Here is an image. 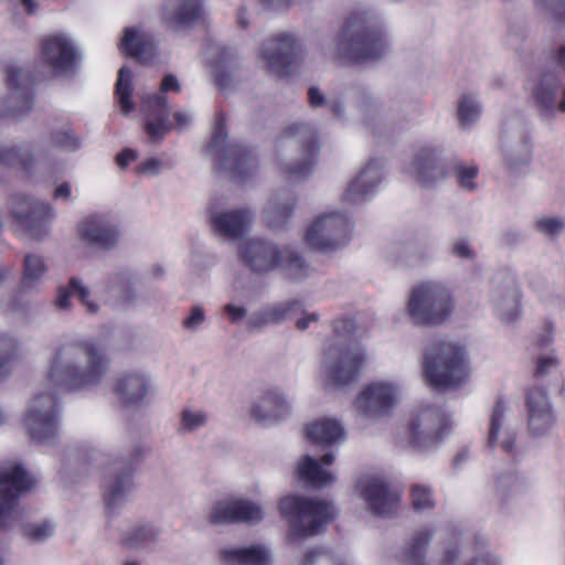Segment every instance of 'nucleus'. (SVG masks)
<instances>
[{"label": "nucleus", "mask_w": 565, "mask_h": 565, "mask_svg": "<svg viewBox=\"0 0 565 565\" xmlns=\"http://www.w3.org/2000/svg\"><path fill=\"white\" fill-rule=\"evenodd\" d=\"M558 85V79L554 74L544 73L529 78L525 90L532 96L540 110L550 115L556 107L555 96Z\"/></svg>", "instance_id": "35"}, {"label": "nucleus", "mask_w": 565, "mask_h": 565, "mask_svg": "<svg viewBox=\"0 0 565 565\" xmlns=\"http://www.w3.org/2000/svg\"><path fill=\"white\" fill-rule=\"evenodd\" d=\"M204 58L216 86L222 90L231 88L236 76V61L233 54L227 49L212 46L206 51Z\"/></svg>", "instance_id": "33"}, {"label": "nucleus", "mask_w": 565, "mask_h": 565, "mask_svg": "<svg viewBox=\"0 0 565 565\" xmlns=\"http://www.w3.org/2000/svg\"><path fill=\"white\" fill-rule=\"evenodd\" d=\"M420 365L425 383L441 392L461 388L471 375L467 349L454 341L429 345Z\"/></svg>", "instance_id": "4"}, {"label": "nucleus", "mask_w": 565, "mask_h": 565, "mask_svg": "<svg viewBox=\"0 0 565 565\" xmlns=\"http://www.w3.org/2000/svg\"><path fill=\"white\" fill-rule=\"evenodd\" d=\"M440 150L433 146H423L416 150L406 168V173L424 186H433L446 175Z\"/></svg>", "instance_id": "24"}, {"label": "nucleus", "mask_w": 565, "mask_h": 565, "mask_svg": "<svg viewBox=\"0 0 565 565\" xmlns=\"http://www.w3.org/2000/svg\"><path fill=\"white\" fill-rule=\"evenodd\" d=\"M160 88L162 93L179 92V81L174 75H166L161 82Z\"/></svg>", "instance_id": "64"}, {"label": "nucleus", "mask_w": 565, "mask_h": 565, "mask_svg": "<svg viewBox=\"0 0 565 565\" xmlns=\"http://www.w3.org/2000/svg\"><path fill=\"white\" fill-rule=\"evenodd\" d=\"M77 235L86 244L99 248L115 246L119 230L115 218L107 213H94L77 224Z\"/></svg>", "instance_id": "23"}, {"label": "nucleus", "mask_w": 565, "mask_h": 565, "mask_svg": "<svg viewBox=\"0 0 565 565\" xmlns=\"http://www.w3.org/2000/svg\"><path fill=\"white\" fill-rule=\"evenodd\" d=\"M391 40L383 18L372 9L360 8L350 13L333 47L326 54L344 64H359L383 58Z\"/></svg>", "instance_id": "2"}, {"label": "nucleus", "mask_w": 565, "mask_h": 565, "mask_svg": "<svg viewBox=\"0 0 565 565\" xmlns=\"http://www.w3.org/2000/svg\"><path fill=\"white\" fill-rule=\"evenodd\" d=\"M113 393L126 407L147 406L156 395V384L148 371L131 370L115 380Z\"/></svg>", "instance_id": "17"}, {"label": "nucleus", "mask_w": 565, "mask_h": 565, "mask_svg": "<svg viewBox=\"0 0 565 565\" xmlns=\"http://www.w3.org/2000/svg\"><path fill=\"white\" fill-rule=\"evenodd\" d=\"M292 403L288 394L279 387L264 390L250 403L249 417L263 425H277L291 415Z\"/></svg>", "instance_id": "18"}, {"label": "nucleus", "mask_w": 565, "mask_h": 565, "mask_svg": "<svg viewBox=\"0 0 565 565\" xmlns=\"http://www.w3.org/2000/svg\"><path fill=\"white\" fill-rule=\"evenodd\" d=\"M52 142L66 151L73 152L82 147V140L74 135L68 126H64L52 132Z\"/></svg>", "instance_id": "47"}, {"label": "nucleus", "mask_w": 565, "mask_h": 565, "mask_svg": "<svg viewBox=\"0 0 565 565\" xmlns=\"http://www.w3.org/2000/svg\"><path fill=\"white\" fill-rule=\"evenodd\" d=\"M76 295L89 313H97L99 305L93 299L90 289L83 284L81 279L72 278L70 288L60 287L54 305L60 310H67L71 307V297Z\"/></svg>", "instance_id": "40"}, {"label": "nucleus", "mask_w": 565, "mask_h": 565, "mask_svg": "<svg viewBox=\"0 0 565 565\" xmlns=\"http://www.w3.org/2000/svg\"><path fill=\"white\" fill-rule=\"evenodd\" d=\"M558 364V360L555 354H546L542 355L537 360V373L544 375L550 373L553 369H555Z\"/></svg>", "instance_id": "58"}, {"label": "nucleus", "mask_w": 565, "mask_h": 565, "mask_svg": "<svg viewBox=\"0 0 565 565\" xmlns=\"http://www.w3.org/2000/svg\"><path fill=\"white\" fill-rule=\"evenodd\" d=\"M456 298L450 286L438 279L415 284L407 297L405 313L416 327H439L450 320Z\"/></svg>", "instance_id": "6"}, {"label": "nucleus", "mask_w": 565, "mask_h": 565, "mask_svg": "<svg viewBox=\"0 0 565 565\" xmlns=\"http://www.w3.org/2000/svg\"><path fill=\"white\" fill-rule=\"evenodd\" d=\"M33 79L26 67L19 63H12L7 71L8 97L3 115L20 117L31 110Z\"/></svg>", "instance_id": "19"}, {"label": "nucleus", "mask_w": 565, "mask_h": 565, "mask_svg": "<svg viewBox=\"0 0 565 565\" xmlns=\"http://www.w3.org/2000/svg\"><path fill=\"white\" fill-rule=\"evenodd\" d=\"M335 461V454L327 452L320 459L310 455L302 456L296 465L298 479L312 489H324L337 481V473L330 468Z\"/></svg>", "instance_id": "25"}, {"label": "nucleus", "mask_w": 565, "mask_h": 565, "mask_svg": "<svg viewBox=\"0 0 565 565\" xmlns=\"http://www.w3.org/2000/svg\"><path fill=\"white\" fill-rule=\"evenodd\" d=\"M202 11L201 0H164L161 19L168 26L179 30L195 22Z\"/></svg>", "instance_id": "34"}, {"label": "nucleus", "mask_w": 565, "mask_h": 565, "mask_svg": "<svg viewBox=\"0 0 565 565\" xmlns=\"http://www.w3.org/2000/svg\"><path fill=\"white\" fill-rule=\"evenodd\" d=\"M369 363L364 347L342 349L334 341H327L318 366L317 377L324 387H344L360 379Z\"/></svg>", "instance_id": "9"}, {"label": "nucleus", "mask_w": 565, "mask_h": 565, "mask_svg": "<svg viewBox=\"0 0 565 565\" xmlns=\"http://www.w3.org/2000/svg\"><path fill=\"white\" fill-rule=\"evenodd\" d=\"M205 311L201 306L191 308L189 315L183 319L182 326L186 331L196 332L205 322Z\"/></svg>", "instance_id": "55"}, {"label": "nucleus", "mask_w": 565, "mask_h": 565, "mask_svg": "<svg viewBox=\"0 0 565 565\" xmlns=\"http://www.w3.org/2000/svg\"><path fill=\"white\" fill-rule=\"evenodd\" d=\"M295 46V39L281 33L263 44L259 57L270 72L282 76L287 66L292 62Z\"/></svg>", "instance_id": "29"}, {"label": "nucleus", "mask_w": 565, "mask_h": 565, "mask_svg": "<svg viewBox=\"0 0 565 565\" xmlns=\"http://www.w3.org/2000/svg\"><path fill=\"white\" fill-rule=\"evenodd\" d=\"M490 303L495 318L504 324H513L522 318L521 291L514 278L507 276L493 280Z\"/></svg>", "instance_id": "21"}, {"label": "nucleus", "mask_w": 565, "mask_h": 565, "mask_svg": "<svg viewBox=\"0 0 565 565\" xmlns=\"http://www.w3.org/2000/svg\"><path fill=\"white\" fill-rule=\"evenodd\" d=\"M308 97L311 106H328L337 117L343 118L344 107L341 100L335 98H327L317 87L309 88Z\"/></svg>", "instance_id": "48"}, {"label": "nucleus", "mask_w": 565, "mask_h": 565, "mask_svg": "<svg viewBox=\"0 0 565 565\" xmlns=\"http://www.w3.org/2000/svg\"><path fill=\"white\" fill-rule=\"evenodd\" d=\"M224 119L217 118L207 152L218 162L220 168L227 170L236 182H243L256 169V160L243 146L228 143Z\"/></svg>", "instance_id": "13"}, {"label": "nucleus", "mask_w": 565, "mask_h": 565, "mask_svg": "<svg viewBox=\"0 0 565 565\" xmlns=\"http://www.w3.org/2000/svg\"><path fill=\"white\" fill-rule=\"evenodd\" d=\"M527 423L532 435H546L555 424L552 404L542 388H533L527 394Z\"/></svg>", "instance_id": "28"}, {"label": "nucleus", "mask_w": 565, "mask_h": 565, "mask_svg": "<svg viewBox=\"0 0 565 565\" xmlns=\"http://www.w3.org/2000/svg\"><path fill=\"white\" fill-rule=\"evenodd\" d=\"M170 167V161L163 157H148L137 166L136 173L143 177H156Z\"/></svg>", "instance_id": "50"}, {"label": "nucleus", "mask_w": 565, "mask_h": 565, "mask_svg": "<svg viewBox=\"0 0 565 565\" xmlns=\"http://www.w3.org/2000/svg\"><path fill=\"white\" fill-rule=\"evenodd\" d=\"M132 92L134 73L127 66H122L118 72L115 95L119 109L125 116H129L136 110Z\"/></svg>", "instance_id": "42"}, {"label": "nucleus", "mask_w": 565, "mask_h": 565, "mask_svg": "<svg viewBox=\"0 0 565 565\" xmlns=\"http://www.w3.org/2000/svg\"><path fill=\"white\" fill-rule=\"evenodd\" d=\"M220 556L225 565H274L270 547L262 543L225 546Z\"/></svg>", "instance_id": "32"}, {"label": "nucleus", "mask_w": 565, "mask_h": 565, "mask_svg": "<svg viewBox=\"0 0 565 565\" xmlns=\"http://www.w3.org/2000/svg\"><path fill=\"white\" fill-rule=\"evenodd\" d=\"M284 139H294L297 146L305 148V153L299 160L280 161L281 172L296 180L308 178L313 172L319 149L316 132L307 124H292L284 130Z\"/></svg>", "instance_id": "15"}, {"label": "nucleus", "mask_w": 565, "mask_h": 565, "mask_svg": "<svg viewBox=\"0 0 565 565\" xmlns=\"http://www.w3.org/2000/svg\"><path fill=\"white\" fill-rule=\"evenodd\" d=\"M412 505L417 512L429 511L435 508L434 491L426 484H414L411 489Z\"/></svg>", "instance_id": "46"}, {"label": "nucleus", "mask_w": 565, "mask_h": 565, "mask_svg": "<svg viewBox=\"0 0 565 565\" xmlns=\"http://www.w3.org/2000/svg\"><path fill=\"white\" fill-rule=\"evenodd\" d=\"M224 311L227 313L233 323L241 322L247 316V309L244 306H238L235 303H227L224 307Z\"/></svg>", "instance_id": "59"}, {"label": "nucleus", "mask_w": 565, "mask_h": 565, "mask_svg": "<svg viewBox=\"0 0 565 565\" xmlns=\"http://www.w3.org/2000/svg\"><path fill=\"white\" fill-rule=\"evenodd\" d=\"M254 220L253 213L247 209H214L211 212L213 230L228 239L242 237Z\"/></svg>", "instance_id": "30"}, {"label": "nucleus", "mask_w": 565, "mask_h": 565, "mask_svg": "<svg viewBox=\"0 0 565 565\" xmlns=\"http://www.w3.org/2000/svg\"><path fill=\"white\" fill-rule=\"evenodd\" d=\"M46 273L43 259L38 255H28L24 259V270L21 281V288L24 291L36 289L42 282Z\"/></svg>", "instance_id": "43"}, {"label": "nucleus", "mask_w": 565, "mask_h": 565, "mask_svg": "<svg viewBox=\"0 0 565 565\" xmlns=\"http://www.w3.org/2000/svg\"><path fill=\"white\" fill-rule=\"evenodd\" d=\"M536 341L542 347H547L554 341V324L552 322L544 323L536 335Z\"/></svg>", "instance_id": "60"}, {"label": "nucleus", "mask_w": 565, "mask_h": 565, "mask_svg": "<svg viewBox=\"0 0 565 565\" xmlns=\"http://www.w3.org/2000/svg\"><path fill=\"white\" fill-rule=\"evenodd\" d=\"M137 159L138 152L134 149L126 148L116 156V163L121 169H126L129 167L131 162H135Z\"/></svg>", "instance_id": "61"}, {"label": "nucleus", "mask_w": 565, "mask_h": 565, "mask_svg": "<svg viewBox=\"0 0 565 565\" xmlns=\"http://www.w3.org/2000/svg\"><path fill=\"white\" fill-rule=\"evenodd\" d=\"M452 255L459 258L472 259L476 254L468 239L458 238L452 243Z\"/></svg>", "instance_id": "56"}, {"label": "nucleus", "mask_w": 565, "mask_h": 565, "mask_svg": "<svg viewBox=\"0 0 565 565\" xmlns=\"http://www.w3.org/2000/svg\"><path fill=\"white\" fill-rule=\"evenodd\" d=\"M266 513L260 503L243 495H231L216 501L210 511L209 518L215 525L249 524L255 525L264 521Z\"/></svg>", "instance_id": "16"}, {"label": "nucleus", "mask_w": 565, "mask_h": 565, "mask_svg": "<svg viewBox=\"0 0 565 565\" xmlns=\"http://www.w3.org/2000/svg\"><path fill=\"white\" fill-rule=\"evenodd\" d=\"M478 175V168L468 164H458L456 167V177L459 185L468 191L476 189V178Z\"/></svg>", "instance_id": "54"}, {"label": "nucleus", "mask_w": 565, "mask_h": 565, "mask_svg": "<svg viewBox=\"0 0 565 565\" xmlns=\"http://www.w3.org/2000/svg\"><path fill=\"white\" fill-rule=\"evenodd\" d=\"M303 431L310 443L323 448L341 444L345 439L344 425L332 416H321L308 422Z\"/></svg>", "instance_id": "31"}, {"label": "nucleus", "mask_w": 565, "mask_h": 565, "mask_svg": "<svg viewBox=\"0 0 565 565\" xmlns=\"http://www.w3.org/2000/svg\"><path fill=\"white\" fill-rule=\"evenodd\" d=\"M54 199L57 201H70L72 199V185L68 182H63L58 184L53 194Z\"/></svg>", "instance_id": "63"}, {"label": "nucleus", "mask_w": 565, "mask_h": 565, "mask_svg": "<svg viewBox=\"0 0 565 565\" xmlns=\"http://www.w3.org/2000/svg\"><path fill=\"white\" fill-rule=\"evenodd\" d=\"M533 227L544 237L556 238L565 232V216L555 214L540 215L534 220Z\"/></svg>", "instance_id": "45"}, {"label": "nucleus", "mask_w": 565, "mask_h": 565, "mask_svg": "<svg viewBox=\"0 0 565 565\" xmlns=\"http://www.w3.org/2000/svg\"><path fill=\"white\" fill-rule=\"evenodd\" d=\"M353 107L362 118H367L379 108V102L370 92H360L354 96Z\"/></svg>", "instance_id": "51"}, {"label": "nucleus", "mask_w": 565, "mask_h": 565, "mask_svg": "<svg viewBox=\"0 0 565 565\" xmlns=\"http://www.w3.org/2000/svg\"><path fill=\"white\" fill-rule=\"evenodd\" d=\"M119 47L125 54L137 57L142 62H149L157 55L153 35L142 28H126Z\"/></svg>", "instance_id": "36"}, {"label": "nucleus", "mask_w": 565, "mask_h": 565, "mask_svg": "<svg viewBox=\"0 0 565 565\" xmlns=\"http://www.w3.org/2000/svg\"><path fill=\"white\" fill-rule=\"evenodd\" d=\"M516 431L508 403L499 399L490 417L488 444L491 447H501L505 451H511L514 448Z\"/></svg>", "instance_id": "27"}, {"label": "nucleus", "mask_w": 565, "mask_h": 565, "mask_svg": "<svg viewBox=\"0 0 565 565\" xmlns=\"http://www.w3.org/2000/svg\"><path fill=\"white\" fill-rule=\"evenodd\" d=\"M108 371V360L93 341L70 342L61 345L50 362L41 385L29 399L22 423L30 438L45 447L60 440L62 408L57 388L70 392L98 385Z\"/></svg>", "instance_id": "1"}, {"label": "nucleus", "mask_w": 565, "mask_h": 565, "mask_svg": "<svg viewBox=\"0 0 565 565\" xmlns=\"http://www.w3.org/2000/svg\"><path fill=\"white\" fill-rule=\"evenodd\" d=\"M209 416L202 409L188 408L181 414V427L185 431H194L207 425Z\"/></svg>", "instance_id": "49"}, {"label": "nucleus", "mask_w": 565, "mask_h": 565, "mask_svg": "<svg viewBox=\"0 0 565 565\" xmlns=\"http://www.w3.org/2000/svg\"><path fill=\"white\" fill-rule=\"evenodd\" d=\"M278 512L288 525L286 543L291 546L320 534L337 514L331 502L291 493L279 499Z\"/></svg>", "instance_id": "5"}, {"label": "nucleus", "mask_w": 565, "mask_h": 565, "mask_svg": "<svg viewBox=\"0 0 565 565\" xmlns=\"http://www.w3.org/2000/svg\"><path fill=\"white\" fill-rule=\"evenodd\" d=\"M38 58L53 76H66L79 67L83 52L71 32L56 30L41 38Z\"/></svg>", "instance_id": "11"}, {"label": "nucleus", "mask_w": 565, "mask_h": 565, "mask_svg": "<svg viewBox=\"0 0 565 565\" xmlns=\"http://www.w3.org/2000/svg\"><path fill=\"white\" fill-rule=\"evenodd\" d=\"M34 483L33 478L17 462L0 466V531L17 527L21 522L18 497Z\"/></svg>", "instance_id": "12"}, {"label": "nucleus", "mask_w": 565, "mask_h": 565, "mask_svg": "<svg viewBox=\"0 0 565 565\" xmlns=\"http://www.w3.org/2000/svg\"><path fill=\"white\" fill-rule=\"evenodd\" d=\"M482 104L475 93H463L457 103V121L460 129L472 130L479 122L482 115Z\"/></svg>", "instance_id": "41"}, {"label": "nucleus", "mask_w": 565, "mask_h": 565, "mask_svg": "<svg viewBox=\"0 0 565 565\" xmlns=\"http://www.w3.org/2000/svg\"><path fill=\"white\" fill-rule=\"evenodd\" d=\"M301 303L298 300H286L270 303L254 311L248 318L252 329H262L267 326L280 324L299 310Z\"/></svg>", "instance_id": "37"}, {"label": "nucleus", "mask_w": 565, "mask_h": 565, "mask_svg": "<svg viewBox=\"0 0 565 565\" xmlns=\"http://www.w3.org/2000/svg\"><path fill=\"white\" fill-rule=\"evenodd\" d=\"M386 166L384 160L375 158L369 160L359 174L352 179L340 195L344 205H358L373 195L384 180Z\"/></svg>", "instance_id": "20"}, {"label": "nucleus", "mask_w": 565, "mask_h": 565, "mask_svg": "<svg viewBox=\"0 0 565 565\" xmlns=\"http://www.w3.org/2000/svg\"><path fill=\"white\" fill-rule=\"evenodd\" d=\"M297 198L287 191L273 195L264 209V218L271 228H286L294 215Z\"/></svg>", "instance_id": "38"}, {"label": "nucleus", "mask_w": 565, "mask_h": 565, "mask_svg": "<svg viewBox=\"0 0 565 565\" xmlns=\"http://www.w3.org/2000/svg\"><path fill=\"white\" fill-rule=\"evenodd\" d=\"M158 529L152 525H142L127 531L122 539V544L131 550H146L157 540Z\"/></svg>", "instance_id": "44"}, {"label": "nucleus", "mask_w": 565, "mask_h": 565, "mask_svg": "<svg viewBox=\"0 0 565 565\" xmlns=\"http://www.w3.org/2000/svg\"><path fill=\"white\" fill-rule=\"evenodd\" d=\"M134 489L130 470H122L107 478L104 482V499L108 510H115L121 505Z\"/></svg>", "instance_id": "39"}, {"label": "nucleus", "mask_w": 565, "mask_h": 565, "mask_svg": "<svg viewBox=\"0 0 565 565\" xmlns=\"http://www.w3.org/2000/svg\"><path fill=\"white\" fill-rule=\"evenodd\" d=\"M241 260L253 271L265 274L280 269L292 280L307 278L312 269L297 252L289 247L279 249L269 241L253 238L241 244Z\"/></svg>", "instance_id": "8"}, {"label": "nucleus", "mask_w": 565, "mask_h": 565, "mask_svg": "<svg viewBox=\"0 0 565 565\" xmlns=\"http://www.w3.org/2000/svg\"><path fill=\"white\" fill-rule=\"evenodd\" d=\"M110 288L117 295L125 294L128 291L131 285L130 276L126 273H119L110 280Z\"/></svg>", "instance_id": "57"}, {"label": "nucleus", "mask_w": 565, "mask_h": 565, "mask_svg": "<svg viewBox=\"0 0 565 565\" xmlns=\"http://www.w3.org/2000/svg\"><path fill=\"white\" fill-rule=\"evenodd\" d=\"M54 532V524L50 521L29 523L23 525V533L34 541H43Z\"/></svg>", "instance_id": "53"}, {"label": "nucleus", "mask_w": 565, "mask_h": 565, "mask_svg": "<svg viewBox=\"0 0 565 565\" xmlns=\"http://www.w3.org/2000/svg\"><path fill=\"white\" fill-rule=\"evenodd\" d=\"M175 127L180 130L189 127L193 120V115L189 110H179L175 111L174 115Z\"/></svg>", "instance_id": "62"}, {"label": "nucleus", "mask_w": 565, "mask_h": 565, "mask_svg": "<svg viewBox=\"0 0 565 565\" xmlns=\"http://www.w3.org/2000/svg\"><path fill=\"white\" fill-rule=\"evenodd\" d=\"M141 113L143 115L145 128L152 141H160L171 129L166 98L154 93L141 96Z\"/></svg>", "instance_id": "26"}, {"label": "nucleus", "mask_w": 565, "mask_h": 565, "mask_svg": "<svg viewBox=\"0 0 565 565\" xmlns=\"http://www.w3.org/2000/svg\"><path fill=\"white\" fill-rule=\"evenodd\" d=\"M353 494L371 514L379 518L393 516L401 502L399 494L392 491L385 480L374 472L363 473L356 479Z\"/></svg>", "instance_id": "14"}, {"label": "nucleus", "mask_w": 565, "mask_h": 565, "mask_svg": "<svg viewBox=\"0 0 565 565\" xmlns=\"http://www.w3.org/2000/svg\"><path fill=\"white\" fill-rule=\"evenodd\" d=\"M330 556L328 553L320 548L315 547L307 551L300 565H317L324 561H329ZM333 565H351L349 558L345 556H337L332 559Z\"/></svg>", "instance_id": "52"}, {"label": "nucleus", "mask_w": 565, "mask_h": 565, "mask_svg": "<svg viewBox=\"0 0 565 565\" xmlns=\"http://www.w3.org/2000/svg\"><path fill=\"white\" fill-rule=\"evenodd\" d=\"M402 395L403 384L398 379H375L361 388L353 408L363 420L376 423L393 415Z\"/></svg>", "instance_id": "10"}, {"label": "nucleus", "mask_w": 565, "mask_h": 565, "mask_svg": "<svg viewBox=\"0 0 565 565\" xmlns=\"http://www.w3.org/2000/svg\"><path fill=\"white\" fill-rule=\"evenodd\" d=\"M452 425L446 411L426 405L412 409L393 433L394 444L414 455L426 458L436 452Z\"/></svg>", "instance_id": "3"}, {"label": "nucleus", "mask_w": 565, "mask_h": 565, "mask_svg": "<svg viewBox=\"0 0 565 565\" xmlns=\"http://www.w3.org/2000/svg\"><path fill=\"white\" fill-rule=\"evenodd\" d=\"M10 213L14 222L29 232L42 228L56 217V211L51 204L25 195L10 200Z\"/></svg>", "instance_id": "22"}, {"label": "nucleus", "mask_w": 565, "mask_h": 565, "mask_svg": "<svg viewBox=\"0 0 565 565\" xmlns=\"http://www.w3.org/2000/svg\"><path fill=\"white\" fill-rule=\"evenodd\" d=\"M353 226V217L349 210L328 206L312 215L306 223L301 237L310 250L332 255L349 245Z\"/></svg>", "instance_id": "7"}]
</instances>
